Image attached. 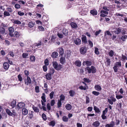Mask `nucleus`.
Wrapping results in <instances>:
<instances>
[{
	"label": "nucleus",
	"instance_id": "f257e3e1",
	"mask_svg": "<svg viewBox=\"0 0 127 127\" xmlns=\"http://www.w3.org/2000/svg\"><path fill=\"white\" fill-rule=\"evenodd\" d=\"M85 70L87 71V72L89 73H95L96 72V70L95 68L93 66H91V67H87L85 68Z\"/></svg>",
	"mask_w": 127,
	"mask_h": 127
},
{
	"label": "nucleus",
	"instance_id": "f03ea898",
	"mask_svg": "<svg viewBox=\"0 0 127 127\" xmlns=\"http://www.w3.org/2000/svg\"><path fill=\"white\" fill-rule=\"evenodd\" d=\"M121 65V63L120 62H118L115 63L113 69L115 72H117L119 67Z\"/></svg>",
	"mask_w": 127,
	"mask_h": 127
},
{
	"label": "nucleus",
	"instance_id": "7ed1b4c3",
	"mask_svg": "<svg viewBox=\"0 0 127 127\" xmlns=\"http://www.w3.org/2000/svg\"><path fill=\"white\" fill-rule=\"evenodd\" d=\"M25 104L23 102H20L19 103L16 107L17 110H18L21 108H22L25 107Z\"/></svg>",
	"mask_w": 127,
	"mask_h": 127
},
{
	"label": "nucleus",
	"instance_id": "20e7f679",
	"mask_svg": "<svg viewBox=\"0 0 127 127\" xmlns=\"http://www.w3.org/2000/svg\"><path fill=\"white\" fill-rule=\"evenodd\" d=\"M108 111V109L107 108H105V110L103 111L102 114L101 115V117L103 120H105L107 118V117L105 115Z\"/></svg>",
	"mask_w": 127,
	"mask_h": 127
},
{
	"label": "nucleus",
	"instance_id": "39448f33",
	"mask_svg": "<svg viewBox=\"0 0 127 127\" xmlns=\"http://www.w3.org/2000/svg\"><path fill=\"white\" fill-rule=\"evenodd\" d=\"M45 95L44 93H43L42 94V96H41L42 100L41 101L42 104L43 106H45V103L46 102V100L45 99Z\"/></svg>",
	"mask_w": 127,
	"mask_h": 127
},
{
	"label": "nucleus",
	"instance_id": "423d86ee",
	"mask_svg": "<svg viewBox=\"0 0 127 127\" xmlns=\"http://www.w3.org/2000/svg\"><path fill=\"white\" fill-rule=\"evenodd\" d=\"M110 99L109 98L107 99L108 101L110 104L112 105L113 104V102L116 101V99L115 98L113 97H110Z\"/></svg>",
	"mask_w": 127,
	"mask_h": 127
},
{
	"label": "nucleus",
	"instance_id": "0eeeda50",
	"mask_svg": "<svg viewBox=\"0 0 127 127\" xmlns=\"http://www.w3.org/2000/svg\"><path fill=\"white\" fill-rule=\"evenodd\" d=\"M87 48L86 47H81L80 49V53L82 54H85L86 52Z\"/></svg>",
	"mask_w": 127,
	"mask_h": 127
},
{
	"label": "nucleus",
	"instance_id": "6e6552de",
	"mask_svg": "<svg viewBox=\"0 0 127 127\" xmlns=\"http://www.w3.org/2000/svg\"><path fill=\"white\" fill-rule=\"evenodd\" d=\"M9 32V35L11 37L14 36L13 32L14 31V28L12 27H10L8 29Z\"/></svg>",
	"mask_w": 127,
	"mask_h": 127
},
{
	"label": "nucleus",
	"instance_id": "1a4fd4ad",
	"mask_svg": "<svg viewBox=\"0 0 127 127\" xmlns=\"http://www.w3.org/2000/svg\"><path fill=\"white\" fill-rule=\"evenodd\" d=\"M100 16L103 17L106 16V15H107L108 14V12L107 11H105L104 10H102L100 12Z\"/></svg>",
	"mask_w": 127,
	"mask_h": 127
},
{
	"label": "nucleus",
	"instance_id": "9d476101",
	"mask_svg": "<svg viewBox=\"0 0 127 127\" xmlns=\"http://www.w3.org/2000/svg\"><path fill=\"white\" fill-rule=\"evenodd\" d=\"M31 80L29 76H27V79H26L25 81V84L27 85L31 83Z\"/></svg>",
	"mask_w": 127,
	"mask_h": 127
},
{
	"label": "nucleus",
	"instance_id": "9b49d317",
	"mask_svg": "<svg viewBox=\"0 0 127 127\" xmlns=\"http://www.w3.org/2000/svg\"><path fill=\"white\" fill-rule=\"evenodd\" d=\"M73 42L76 45H80L81 43V40L78 38H76L74 40Z\"/></svg>",
	"mask_w": 127,
	"mask_h": 127
},
{
	"label": "nucleus",
	"instance_id": "f8f14e48",
	"mask_svg": "<svg viewBox=\"0 0 127 127\" xmlns=\"http://www.w3.org/2000/svg\"><path fill=\"white\" fill-rule=\"evenodd\" d=\"M115 125V122L112 121L109 124H107L105 126V127H114Z\"/></svg>",
	"mask_w": 127,
	"mask_h": 127
},
{
	"label": "nucleus",
	"instance_id": "ddd939ff",
	"mask_svg": "<svg viewBox=\"0 0 127 127\" xmlns=\"http://www.w3.org/2000/svg\"><path fill=\"white\" fill-rule=\"evenodd\" d=\"M83 65H86L87 66H88L91 65L92 63L90 61H86L83 62Z\"/></svg>",
	"mask_w": 127,
	"mask_h": 127
},
{
	"label": "nucleus",
	"instance_id": "4468645a",
	"mask_svg": "<svg viewBox=\"0 0 127 127\" xmlns=\"http://www.w3.org/2000/svg\"><path fill=\"white\" fill-rule=\"evenodd\" d=\"M82 42L85 44L87 42L86 36L84 35H82L81 38Z\"/></svg>",
	"mask_w": 127,
	"mask_h": 127
},
{
	"label": "nucleus",
	"instance_id": "2eb2a0df",
	"mask_svg": "<svg viewBox=\"0 0 127 127\" xmlns=\"http://www.w3.org/2000/svg\"><path fill=\"white\" fill-rule=\"evenodd\" d=\"M12 21L13 23L18 25L21 24V23L20 21L16 19H12Z\"/></svg>",
	"mask_w": 127,
	"mask_h": 127
},
{
	"label": "nucleus",
	"instance_id": "dca6fc26",
	"mask_svg": "<svg viewBox=\"0 0 127 127\" xmlns=\"http://www.w3.org/2000/svg\"><path fill=\"white\" fill-rule=\"evenodd\" d=\"M100 124V122L98 121H96L93 123L92 125L95 127H97L99 126Z\"/></svg>",
	"mask_w": 127,
	"mask_h": 127
},
{
	"label": "nucleus",
	"instance_id": "f3484780",
	"mask_svg": "<svg viewBox=\"0 0 127 127\" xmlns=\"http://www.w3.org/2000/svg\"><path fill=\"white\" fill-rule=\"evenodd\" d=\"M95 89L97 91H99L101 90L102 89L101 86L99 85H96L95 86Z\"/></svg>",
	"mask_w": 127,
	"mask_h": 127
},
{
	"label": "nucleus",
	"instance_id": "a211bd4d",
	"mask_svg": "<svg viewBox=\"0 0 127 127\" xmlns=\"http://www.w3.org/2000/svg\"><path fill=\"white\" fill-rule=\"evenodd\" d=\"M28 113V110L26 108H23L22 110V114L24 115H27Z\"/></svg>",
	"mask_w": 127,
	"mask_h": 127
},
{
	"label": "nucleus",
	"instance_id": "6ab92c4d",
	"mask_svg": "<svg viewBox=\"0 0 127 127\" xmlns=\"http://www.w3.org/2000/svg\"><path fill=\"white\" fill-rule=\"evenodd\" d=\"M70 25L73 28L76 29L77 28V25L75 23L72 22L70 23Z\"/></svg>",
	"mask_w": 127,
	"mask_h": 127
},
{
	"label": "nucleus",
	"instance_id": "aec40b11",
	"mask_svg": "<svg viewBox=\"0 0 127 127\" xmlns=\"http://www.w3.org/2000/svg\"><path fill=\"white\" fill-rule=\"evenodd\" d=\"M106 61L105 62V63L106 65L108 66H109L111 63L110 60L108 58H107L106 59Z\"/></svg>",
	"mask_w": 127,
	"mask_h": 127
},
{
	"label": "nucleus",
	"instance_id": "412c9836",
	"mask_svg": "<svg viewBox=\"0 0 127 127\" xmlns=\"http://www.w3.org/2000/svg\"><path fill=\"white\" fill-rule=\"evenodd\" d=\"M3 66L4 69L6 70L8 69L9 67V65L8 63L6 62L4 63Z\"/></svg>",
	"mask_w": 127,
	"mask_h": 127
},
{
	"label": "nucleus",
	"instance_id": "4be33fe9",
	"mask_svg": "<svg viewBox=\"0 0 127 127\" xmlns=\"http://www.w3.org/2000/svg\"><path fill=\"white\" fill-rule=\"evenodd\" d=\"M45 77L48 80H50L52 79L51 75L50 73H48L45 75Z\"/></svg>",
	"mask_w": 127,
	"mask_h": 127
},
{
	"label": "nucleus",
	"instance_id": "5701e85b",
	"mask_svg": "<svg viewBox=\"0 0 127 127\" xmlns=\"http://www.w3.org/2000/svg\"><path fill=\"white\" fill-rule=\"evenodd\" d=\"M58 56V54L57 52H54L52 54L51 56L53 58H56Z\"/></svg>",
	"mask_w": 127,
	"mask_h": 127
},
{
	"label": "nucleus",
	"instance_id": "b1692460",
	"mask_svg": "<svg viewBox=\"0 0 127 127\" xmlns=\"http://www.w3.org/2000/svg\"><path fill=\"white\" fill-rule=\"evenodd\" d=\"M69 94L70 96L73 97L75 94V92L74 90H70L69 91Z\"/></svg>",
	"mask_w": 127,
	"mask_h": 127
},
{
	"label": "nucleus",
	"instance_id": "393cba45",
	"mask_svg": "<svg viewBox=\"0 0 127 127\" xmlns=\"http://www.w3.org/2000/svg\"><path fill=\"white\" fill-rule=\"evenodd\" d=\"M63 33L64 35L67 36L68 35V31L67 30L64 29L63 30Z\"/></svg>",
	"mask_w": 127,
	"mask_h": 127
},
{
	"label": "nucleus",
	"instance_id": "a878e982",
	"mask_svg": "<svg viewBox=\"0 0 127 127\" xmlns=\"http://www.w3.org/2000/svg\"><path fill=\"white\" fill-rule=\"evenodd\" d=\"M58 49L59 50V54L61 55H63L64 53V50L63 48L62 47H60L58 48Z\"/></svg>",
	"mask_w": 127,
	"mask_h": 127
},
{
	"label": "nucleus",
	"instance_id": "bb28decb",
	"mask_svg": "<svg viewBox=\"0 0 127 127\" xmlns=\"http://www.w3.org/2000/svg\"><path fill=\"white\" fill-rule=\"evenodd\" d=\"M91 13L93 15H97V12L96 10H91L90 11Z\"/></svg>",
	"mask_w": 127,
	"mask_h": 127
},
{
	"label": "nucleus",
	"instance_id": "cd10ccee",
	"mask_svg": "<svg viewBox=\"0 0 127 127\" xmlns=\"http://www.w3.org/2000/svg\"><path fill=\"white\" fill-rule=\"evenodd\" d=\"M60 99H59L58 100L63 102L65 98V97L64 95L63 94L61 95L60 96Z\"/></svg>",
	"mask_w": 127,
	"mask_h": 127
},
{
	"label": "nucleus",
	"instance_id": "c85d7f7f",
	"mask_svg": "<svg viewBox=\"0 0 127 127\" xmlns=\"http://www.w3.org/2000/svg\"><path fill=\"white\" fill-rule=\"evenodd\" d=\"M115 53L112 50H110L108 53V54L110 57H112L115 55Z\"/></svg>",
	"mask_w": 127,
	"mask_h": 127
},
{
	"label": "nucleus",
	"instance_id": "c756f323",
	"mask_svg": "<svg viewBox=\"0 0 127 127\" xmlns=\"http://www.w3.org/2000/svg\"><path fill=\"white\" fill-rule=\"evenodd\" d=\"M63 66L60 64H57V65L55 68V69L56 70H60L62 67Z\"/></svg>",
	"mask_w": 127,
	"mask_h": 127
},
{
	"label": "nucleus",
	"instance_id": "7c9ffc66",
	"mask_svg": "<svg viewBox=\"0 0 127 127\" xmlns=\"http://www.w3.org/2000/svg\"><path fill=\"white\" fill-rule=\"evenodd\" d=\"M34 23L32 22H30L28 24V26L30 28H32L33 27L34 25Z\"/></svg>",
	"mask_w": 127,
	"mask_h": 127
},
{
	"label": "nucleus",
	"instance_id": "2f4dec72",
	"mask_svg": "<svg viewBox=\"0 0 127 127\" xmlns=\"http://www.w3.org/2000/svg\"><path fill=\"white\" fill-rule=\"evenodd\" d=\"M60 63L62 64H64L65 62V58L64 57H62L60 59Z\"/></svg>",
	"mask_w": 127,
	"mask_h": 127
},
{
	"label": "nucleus",
	"instance_id": "473e14b6",
	"mask_svg": "<svg viewBox=\"0 0 127 127\" xmlns=\"http://www.w3.org/2000/svg\"><path fill=\"white\" fill-rule=\"evenodd\" d=\"M10 105L12 108H14L16 105V102L15 101L13 100L11 101L10 103Z\"/></svg>",
	"mask_w": 127,
	"mask_h": 127
},
{
	"label": "nucleus",
	"instance_id": "72a5a7b5",
	"mask_svg": "<svg viewBox=\"0 0 127 127\" xmlns=\"http://www.w3.org/2000/svg\"><path fill=\"white\" fill-rule=\"evenodd\" d=\"M76 65L78 67L80 66L81 65V62L79 61H77L75 62Z\"/></svg>",
	"mask_w": 127,
	"mask_h": 127
},
{
	"label": "nucleus",
	"instance_id": "f704fd0d",
	"mask_svg": "<svg viewBox=\"0 0 127 127\" xmlns=\"http://www.w3.org/2000/svg\"><path fill=\"white\" fill-rule=\"evenodd\" d=\"M72 106L69 104H67L65 106L66 108L67 109L69 110L71 109L72 108Z\"/></svg>",
	"mask_w": 127,
	"mask_h": 127
},
{
	"label": "nucleus",
	"instance_id": "c9c22d12",
	"mask_svg": "<svg viewBox=\"0 0 127 127\" xmlns=\"http://www.w3.org/2000/svg\"><path fill=\"white\" fill-rule=\"evenodd\" d=\"M127 60V57L122 54V60L123 62H125Z\"/></svg>",
	"mask_w": 127,
	"mask_h": 127
},
{
	"label": "nucleus",
	"instance_id": "e433bc0d",
	"mask_svg": "<svg viewBox=\"0 0 127 127\" xmlns=\"http://www.w3.org/2000/svg\"><path fill=\"white\" fill-rule=\"evenodd\" d=\"M4 16L5 17L6 16H10V14L9 12L7 11H5L4 12Z\"/></svg>",
	"mask_w": 127,
	"mask_h": 127
},
{
	"label": "nucleus",
	"instance_id": "4c0bfd02",
	"mask_svg": "<svg viewBox=\"0 0 127 127\" xmlns=\"http://www.w3.org/2000/svg\"><path fill=\"white\" fill-rule=\"evenodd\" d=\"M87 86H80L79 87V88L81 90H85L87 89Z\"/></svg>",
	"mask_w": 127,
	"mask_h": 127
},
{
	"label": "nucleus",
	"instance_id": "58836bf2",
	"mask_svg": "<svg viewBox=\"0 0 127 127\" xmlns=\"http://www.w3.org/2000/svg\"><path fill=\"white\" fill-rule=\"evenodd\" d=\"M121 32V29L120 28H118L114 32L116 34H119Z\"/></svg>",
	"mask_w": 127,
	"mask_h": 127
},
{
	"label": "nucleus",
	"instance_id": "ea45409f",
	"mask_svg": "<svg viewBox=\"0 0 127 127\" xmlns=\"http://www.w3.org/2000/svg\"><path fill=\"white\" fill-rule=\"evenodd\" d=\"M55 122L54 121H51L49 123V125L53 127L55 126Z\"/></svg>",
	"mask_w": 127,
	"mask_h": 127
},
{
	"label": "nucleus",
	"instance_id": "a19ab883",
	"mask_svg": "<svg viewBox=\"0 0 127 127\" xmlns=\"http://www.w3.org/2000/svg\"><path fill=\"white\" fill-rule=\"evenodd\" d=\"M56 38V36L55 35H53L51 37V41L52 42H54Z\"/></svg>",
	"mask_w": 127,
	"mask_h": 127
},
{
	"label": "nucleus",
	"instance_id": "79ce46f5",
	"mask_svg": "<svg viewBox=\"0 0 127 127\" xmlns=\"http://www.w3.org/2000/svg\"><path fill=\"white\" fill-rule=\"evenodd\" d=\"M32 108L33 110L35 112H39V110L38 108L33 106L32 107Z\"/></svg>",
	"mask_w": 127,
	"mask_h": 127
},
{
	"label": "nucleus",
	"instance_id": "37998d69",
	"mask_svg": "<svg viewBox=\"0 0 127 127\" xmlns=\"http://www.w3.org/2000/svg\"><path fill=\"white\" fill-rule=\"evenodd\" d=\"M95 54L98 55L99 54V52L98 51V48L95 47Z\"/></svg>",
	"mask_w": 127,
	"mask_h": 127
},
{
	"label": "nucleus",
	"instance_id": "c03bdc74",
	"mask_svg": "<svg viewBox=\"0 0 127 127\" xmlns=\"http://www.w3.org/2000/svg\"><path fill=\"white\" fill-rule=\"evenodd\" d=\"M55 72V70L53 68H50V69L49 73H50V74H53Z\"/></svg>",
	"mask_w": 127,
	"mask_h": 127
},
{
	"label": "nucleus",
	"instance_id": "a18cd8bd",
	"mask_svg": "<svg viewBox=\"0 0 127 127\" xmlns=\"http://www.w3.org/2000/svg\"><path fill=\"white\" fill-rule=\"evenodd\" d=\"M127 38V35H125L121 37V39L123 41H125Z\"/></svg>",
	"mask_w": 127,
	"mask_h": 127
},
{
	"label": "nucleus",
	"instance_id": "49530a36",
	"mask_svg": "<svg viewBox=\"0 0 127 127\" xmlns=\"http://www.w3.org/2000/svg\"><path fill=\"white\" fill-rule=\"evenodd\" d=\"M6 112L8 115L11 116L12 115V112H11L9 109H6Z\"/></svg>",
	"mask_w": 127,
	"mask_h": 127
},
{
	"label": "nucleus",
	"instance_id": "de8ad7c7",
	"mask_svg": "<svg viewBox=\"0 0 127 127\" xmlns=\"http://www.w3.org/2000/svg\"><path fill=\"white\" fill-rule=\"evenodd\" d=\"M52 64L54 68H55L57 66V65L58 63L56 61H54L52 62Z\"/></svg>",
	"mask_w": 127,
	"mask_h": 127
},
{
	"label": "nucleus",
	"instance_id": "09e8293b",
	"mask_svg": "<svg viewBox=\"0 0 127 127\" xmlns=\"http://www.w3.org/2000/svg\"><path fill=\"white\" fill-rule=\"evenodd\" d=\"M62 102L58 100V102H57V106L58 108L61 107L62 105Z\"/></svg>",
	"mask_w": 127,
	"mask_h": 127
},
{
	"label": "nucleus",
	"instance_id": "8fccbe9b",
	"mask_svg": "<svg viewBox=\"0 0 127 127\" xmlns=\"http://www.w3.org/2000/svg\"><path fill=\"white\" fill-rule=\"evenodd\" d=\"M92 94L96 96H97L99 95L100 93L99 92L95 91H93L92 92Z\"/></svg>",
	"mask_w": 127,
	"mask_h": 127
},
{
	"label": "nucleus",
	"instance_id": "3c124183",
	"mask_svg": "<svg viewBox=\"0 0 127 127\" xmlns=\"http://www.w3.org/2000/svg\"><path fill=\"white\" fill-rule=\"evenodd\" d=\"M15 36L16 37H18L20 36V34L17 31H15L14 33Z\"/></svg>",
	"mask_w": 127,
	"mask_h": 127
},
{
	"label": "nucleus",
	"instance_id": "603ef678",
	"mask_svg": "<svg viewBox=\"0 0 127 127\" xmlns=\"http://www.w3.org/2000/svg\"><path fill=\"white\" fill-rule=\"evenodd\" d=\"M94 110L96 112L98 113L99 112L100 110H99V109L96 106H95L94 107Z\"/></svg>",
	"mask_w": 127,
	"mask_h": 127
},
{
	"label": "nucleus",
	"instance_id": "864d4df0",
	"mask_svg": "<svg viewBox=\"0 0 127 127\" xmlns=\"http://www.w3.org/2000/svg\"><path fill=\"white\" fill-rule=\"evenodd\" d=\"M116 97L118 99H119L123 98V96L122 95H116Z\"/></svg>",
	"mask_w": 127,
	"mask_h": 127
},
{
	"label": "nucleus",
	"instance_id": "5fc2aeb1",
	"mask_svg": "<svg viewBox=\"0 0 127 127\" xmlns=\"http://www.w3.org/2000/svg\"><path fill=\"white\" fill-rule=\"evenodd\" d=\"M6 10L9 12L12 13L13 12V9L10 7H8L6 8Z\"/></svg>",
	"mask_w": 127,
	"mask_h": 127
},
{
	"label": "nucleus",
	"instance_id": "6e6d98bb",
	"mask_svg": "<svg viewBox=\"0 0 127 127\" xmlns=\"http://www.w3.org/2000/svg\"><path fill=\"white\" fill-rule=\"evenodd\" d=\"M54 92L53 91L50 94L49 96L50 99H52L53 98Z\"/></svg>",
	"mask_w": 127,
	"mask_h": 127
},
{
	"label": "nucleus",
	"instance_id": "4d7b16f0",
	"mask_svg": "<svg viewBox=\"0 0 127 127\" xmlns=\"http://www.w3.org/2000/svg\"><path fill=\"white\" fill-rule=\"evenodd\" d=\"M0 33L2 34H4L5 33V29L4 28H2L0 30Z\"/></svg>",
	"mask_w": 127,
	"mask_h": 127
},
{
	"label": "nucleus",
	"instance_id": "13d9d810",
	"mask_svg": "<svg viewBox=\"0 0 127 127\" xmlns=\"http://www.w3.org/2000/svg\"><path fill=\"white\" fill-rule=\"evenodd\" d=\"M45 65H49V61L47 59H46L44 62Z\"/></svg>",
	"mask_w": 127,
	"mask_h": 127
},
{
	"label": "nucleus",
	"instance_id": "bf43d9fd",
	"mask_svg": "<svg viewBox=\"0 0 127 127\" xmlns=\"http://www.w3.org/2000/svg\"><path fill=\"white\" fill-rule=\"evenodd\" d=\"M14 7L16 8L17 9H19L21 7L20 5L19 4H16L15 5Z\"/></svg>",
	"mask_w": 127,
	"mask_h": 127
},
{
	"label": "nucleus",
	"instance_id": "052dcab7",
	"mask_svg": "<svg viewBox=\"0 0 127 127\" xmlns=\"http://www.w3.org/2000/svg\"><path fill=\"white\" fill-rule=\"evenodd\" d=\"M42 117L43 120H46L47 119L46 117V115L44 113H43L42 114Z\"/></svg>",
	"mask_w": 127,
	"mask_h": 127
},
{
	"label": "nucleus",
	"instance_id": "680f3d73",
	"mask_svg": "<svg viewBox=\"0 0 127 127\" xmlns=\"http://www.w3.org/2000/svg\"><path fill=\"white\" fill-rule=\"evenodd\" d=\"M30 59L32 62H34L35 61V58L34 56H32L30 57Z\"/></svg>",
	"mask_w": 127,
	"mask_h": 127
},
{
	"label": "nucleus",
	"instance_id": "e2e57ef3",
	"mask_svg": "<svg viewBox=\"0 0 127 127\" xmlns=\"http://www.w3.org/2000/svg\"><path fill=\"white\" fill-rule=\"evenodd\" d=\"M63 121L67 122L68 121V118L65 116H64L63 117Z\"/></svg>",
	"mask_w": 127,
	"mask_h": 127
},
{
	"label": "nucleus",
	"instance_id": "0e129e2a",
	"mask_svg": "<svg viewBox=\"0 0 127 127\" xmlns=\"http://www.w3.org/2000/svg\"><path fill=\"white\" fill-rule=\"evenodd\" d=\"M35 90L36 93H38L39 92V86H36L35 88Z\"/></svg>",
	"mask_w": 127,
	"mask_h": 127
},
{
	"label": "nucleus",
	"instance_id": "69168bd1",
	"mask_svg": "<svg viewBox=\"0 0 127 127\" xmlns=\"http://www.w3.org/2000/svg\"><path fill=\"white\" fill-rule=\"evenodd\" d=\"M38 27V29L40 31H43L44 30L43 27L41 26H39Z\"/></svg>",
	"mask_w": 127,
	"mask_h": 127
},
{
	"label": "nucleus",
	"instance_id": "338daca9",
	"mask_svg": "<svg viewBox=\"0 0 127 127\" xmlns=\"http://www.w3.org/2000/svg\"><path fill=\"white\" fill-rule=\"evenodd\" d=\"M84 10H82L80 12V13L82 15H84L86 14L87 12H84Z\"/></svg>",
	"mask_w": 127,
	"mask_h": 127
},
{
	"label": "nucleus",
	"instance_id": "774afa93",
	"mask_svg": "<svg viewBox=\"0 0 127 127\" xmlns=\"http://www.w3.org/2000/svg\"><path fill=\"white\" fill-rule=\"evenodd\" d=\"M28 56V54L26 53H24L22 54V56L24 58H26Z\"/></svg>",
	"mask_w": 127,
	"mask_h": 127
}]
</instances>
